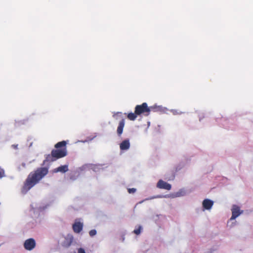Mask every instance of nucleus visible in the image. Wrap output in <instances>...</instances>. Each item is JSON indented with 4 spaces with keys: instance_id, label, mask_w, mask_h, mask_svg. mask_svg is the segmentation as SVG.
Wrapping results in <instances>:
<instances>
[{
    "instance_id": "16",
    "label": "nucleus",
    "mask_w": 253,
    "mask_h": 253,
    "mask_svg": "<svg viewBox=\"0 0 253 253\" xmlns=\"http://www.w3.org/2000/svg\"><path fill=\"white\" fill-rule=\"evenodd\" d=\"M5 176V171L4 169L1 168H0V178H2V177Z\"/></svg>"
},
{
    "instance_id": "2",
    "label": "nucleus",
    "mask_w": 253,
    "mask_h": 253,
    "mask_svg": "<svg viewBox=\"0 0 253 253\" xmlns=\"http://www.w3.org/2000/svg\"><path fill=\"white\" fill-rule=\"evenodd\" d=\"M67 142L64 140L57 143L54 145L55 149L51 151V154L46 156L45 160L47 162H54L66 156L67 155Z\"/></svg>"
},
{
    "instance_id": "6",
    "label": "nucleus",
    "mask_w": 253,
    "mask_h": 253,
    "mask_svg": "<svg viewBox=\"0 0 253 253\" xmlns=\"http://www.w3.org/2000/svg\"><path fill=\"white\" fill-rule=\"evenodd\" d=\"M73 239L74 238L72 235H68L65 237L64 240L62 243V246L65 248L69 247L72 244Z\"/></svg>"
},
{
    "instance_id": "3",
    "label": "nucleus",
    "mask_w": 253,
    "mask_h": 253,
    "mask_svg": "<svg viewBox=\"0 0 253 253\" xmlns=\"http://www.w3.org/2000/svg\"><path fill=\"white\" fill-rule=\"evenodd\" d=\"M160 110L159 107H148L146 102L141 105H137L135 107V112L138 116L143 114L145 116H148L151 111H157Z\"/></svg>"
},
{
    "instance_id": "18",
    "label": "nucleus",
    "mask_w": 253,
    "mask_h": 253,
    "mask_svg": "<svg viewBox=\"0 0 253 253\" xmlns=\"http://www.w3.org/2000/svg\"><path fill=\"white\" fill-rule=\"evenodd\" d=\"M127 191L129 193L131 194V193H134L136 192V190L135 188H128Z\"/></svg>"
},
{
    "instance_id": "19",
    "label": "nucleus",
    "mask_w": 253,
    "mask_h": 253,
    "mask_svg": "<svg viewBox=\"0 0 253 253\" xmlns=\"http://www.w3.org/2000/svg\"><path fill=\"white\" fill-rule=\"evenodd\" d=\"M78 253H86L85 252L84 250V249H83V248H79V249H78Z\"/></svg>"
},
{
    "instance_id": "12",
    "label": "nucleus",
    "mask_w": 253,
    "mask_h": 253,
    "mask_svg": "<svg viewBox=\"0 0 253 253\" xmlns=\"http://www.w3.org/2000/svg\"><path fill=\"white\" fill-rule=\"evenodd\" d=\"M68 170V165L61 166L57 168L54 169L55 172H60L62 173H65Z\"/></svg>"
},
{
    "instance_id": "9",
    "label": "nucleus",
    "mask_w": 253,
    "mask_h": 253,
    "mask_svg": "<svg viewBox=\"0 0 253 253\" xmlns=\"http://www.w3.org/2000/svg\"><path fill=\"white\" fill-rule=\"evenodd\" d=\"M125 125V119H122L119 122L117 129V133L119 136H121L123 133V129Z\"/></svg>"
},
{
    "instance_id": "14",
    "label": "nucleus",
    "mask_w": 253,
    "mask_h": 253,
    "mask_svg": "<svg viewBox=\"0 0 253 253\" xmlns=\"http://www.w3.org/2000/svg\"><path fill=\"white\" fill-rule=\"evenodd\" d=\"M170 111L172 113V114L174 115H181L183 113V112H182L181 111H179L177 110H174V109H172Z\"/></svg>"
},
{
    "instance_id": "1",
    "label": "nucleus",
    "mask_w": 253,
    "mask_h": 253,
    "mask_svg": "<svg viewBox=\"0 0 253 253\" xmlns=\"http://www.w3.org/2000/svg\"><path fill=\"white\" fill-rule=\"evenodd\" d=\"M48 172L47 168H39L29 173L22 188V192L26 193L43 178Z\"/></svg>"
},
{
    "instance_id": "11",
    "label": "nucleus",
    "mask_w": 253,
    "mask_h": 253,
    "mask_svg": "<svg viewBox=\"0 0 253 253\" xmlns=\"http://www.w3.org/2000/svg\"><path fill=\"white\" fill-rule=\"evenodd\" d=\"M130 143L128 139L123 141L120 144V148L121 150H126L129 148Z\"/></svg>"
},
{
    "instance_id": "5",
    "label": "nucleus",
    "mask_w": 253,
    "mask_h": 253,
    "mask_svg": "<svg viewBox=\"0 0 253 253\" xmlns=\"http://www.w3.org/2000/svg\"><path fill=\"white\" fill-rule=\"evenodd\" d=\"M232 216L230 220H234L243 213V211H240L239 207L234 205L232 209Z\"/></svg>"
},
{
    "instance_id": "13",
    "label": "nucleus",
    "mask_w": 253,
    "mask_h": 253,
    "mask_svg": "<svg viewBox=\"0 0 253 253\" xmlns=\"http://www.w3.org/2000/svg\"><path fill=\"white\" fill-rule=\"evenodd\" d=\"M137 116H138V115H136V114L134 112V113H128L127 117L129 120H130L131 121H134L136 119Z\"/></svg>"
},
{
    "instance_id": "17",
    "label": "nucleus",
    "mask_w": 253,
    "mask_h": 253,
    "mask_svg": "<svg viewBox=\"0 0 253 253\" xmlns=\"http://www.w3.org/2000/svg\"><path fill=\"white\" fill-rule=\"evenodd\" d=\"M89 234L91 237H93L96 234V231L95 229L91 230L89 232Z\"/></svg>"
},
{
    "instance_id": "4",
    "label": "nucleus",
    "mask_w": 253,
    "mask_h": 253,
    "mask_svg": "<svg viewBox=\"0 0 253 253\" xmlns=\"http://www.w3.org/2000/svg\"><path fill=\"white\" fill-rule=\"evenodd\" d=\"M36 245V241L33 238L27 239L24 243V247L27 251L32 250L35 248Z\"/></svg>"
},
{
    "instance_id": "7",
    "label": "nucleus",
    "mask_w": 253,
    "mask_h": 253,
    "mask_svg": "<svg viewBox=\"0 0 253 253\" xmlns=\"http://www.w3.org/2000/svg\"><path fill=\"white\" fill-rule=\"evenodd\" d=\"M157 187L160 189H163L168 190H170L171 188V186L170 184L161 179L158 182Z\"/></svg>"
},
{
    "instance_id": "15",
    "label": "nucleus",
    "mask_w": 253,
    "mask_h": 253,
    "mask_svg": "<svg viewBox=\"0 0 253 253\" xmlns=\"http://www.w3.org/2000/svg\"><path fill=\"white\" fill-rule=\"evenodd\" d=\"M141 226H139L137 229L134 230L133 233L136 235H139L141 232Z\"/></svg>"
},
{
    "instance_id": "20",
    "label": "nucleus",
    "mask_w": 253,
    "mask_h": 253,
    "mask_svg": "<svg viewBox=\"0 0 253 253\" xmlns=\"http://www.w3.org/2000/svg\"><path fill=\"white\" fill-rule=\"evenodd\" d=\"M15 149L17 148V145H13L12 146Z\"/></svg>"
},
{
    "instance_id": "10",
    "label": "nucleus",
    "mask_w": 253,
    "mask_h": 253,
    "mask_svg": "<svg viewBox=\"0 0 253 253\" xmlns=\"http://www.w3.org/2000/svg\"><path fill=\"white\" fill-rule=\"evenodd\" d=\"M203 207L206 210H210L213 205L212 201L206 199L203 202Z\"/></svg>"
},
{
    "instance_id": "8",
    "label": "nucleus",
    "mask_w": 253,
    "mask_h": 253,
    "mask_svg": "<svg viewBox=\"0 0 253 253\" xmlns=\"http://www.w3.org/2000/svg\"><path fill=\"white\" fill-rule=\"evenodd\" d=\"M73 230L76 233H79L83 230V224L79 221H75L72 226Z\"/></svg>"
}]
</instances>
